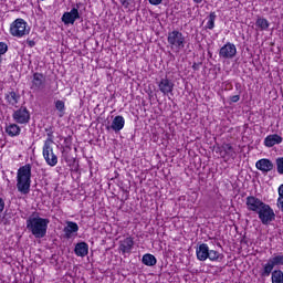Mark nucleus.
<instances>
[{"mask_svg":"<svg viewBox=\"0 0 283 283\" xmlns=\"http://www.w3.org/2000/svg\"><path fill=\"white\" fill-rule=\"evenodd\" d=\"M256 28H260V30H269V20L264 18H259L255 22Z\"/></svg>","mask_w":283,"mask_h":283,"instance_id":"bb28decb","label":"nucleus"},{"mask_svg":"<svg viewBox=\"0 0 283 283\" xmlns=\"http://www.w3.org/2000/svg\"><path fill=\"white\" fill-rule=\"evenodd\" d=\"M142 262L145 264V266H156V262L158 261L154 254L147 253L143 255Z\"/></svg>","mask_w":283,"mask_h":283,"instance_id":"5701e85b","label":"nucleus"},{"mask_svg":"<svg viewBox=\"0 0 283 283\" xmlns=\"http://www.w3.org/2000/svg\"><path fill=\"white\" fill-rule=\"evenodd\" d=\"M255 167L259 171H262V174H269V171H273L274 166L271 159L263 158L256 161Z\"/></svg>","mask_w":283,"mask_h":283,"instance_id":"ddd939ff","label":"nucleus"},{"mask_svg":"<svg viewBox=\"0 0 283 283\" xmlns=\"http://www.w3.org/2000/svg\"><path fill=\"white\" fill-rule=\"evenodd\" d=\"M43 158L49 167H56L59 163V157H56L52 147L51 153H49V155H45V146H43Z\"/></svg>","mask_w":283,"mask_h":283,"instance_id":"dca6fc26","label":"nucleus"},{"mask_svg":"<svg viewBox=\"0 0 283 283\" xmlns=\"http://www.w3.org/2000/svg\"><path fill=\"white\" fill-rule=\"evenodd\" d=\"M8 52V44L6 42H0V56H3Z\"/></svg>","mask_w":283,"mask_h":283,"instance_id":"2f4dec72","label":"nucleus"},{"mask_svg":"<svg viewBox=\"0 0 283 283\" xmlns=\"http://www.w3.org/2000/svg\"><path fill=\"white\" fill-rule=\"evenodd\" d=\"M125 127V117L117 115L112 122L111 126H107L106 129L109 132V129H113V132L118 133L120 129Z\"/></svg>","mask_w":283,"mask_h":283,"instance_id":"2eb2a0df","label":"nucleus"},{"mask_svg":"<svg viewBox=\"0 0 283 283\" xmlns=\"http://www.w3.org/2000/svg\"><path fill=\"white\" fill-rule=\"evenodd\" d=\"M272 283H283V272L282 270H272Z\"/></svg>","mask_w":283,"mask_h":283,"instance_id":"a878e982","label":"nucleus"},{"mask_svg":"<svg viewBox=\"0 0 283 283\" xmlns=\"http://www.w3.org/2000/svg\"><path fill=\"white\" fill-rule=\"evenodd\" d=\"M200 65H202V63H193L192 70H195V72H198V70H200Z\"/></svg>","mask_w":283,"mask_h":283,"instance_id":"c9c22d12","label":"nucleus"},{"mask_svg":"<svg viewBox=\"0 0 283 283\" xmlns=\"http://www.w3.org/2000/svg\"><path fill=\"white\" fill-rule=\"evenodd\" d=\"M275 163H276V171H277V174L283 176V157L276 158Z\"/></svg>","mask_w":283,"mask_h":283,"instance_id":"c756f323","label":"nucleus"},{"mask_svg":"<svg viewBox=\"0 0 283 283\" xmlns=\"http://www.w3.org/2000/svg\"><path fill=\"white\" fill-rule=\"evenodd\" d=\"M123 6H129V3H127L126 1L123 2Z\"/></svg>","mask_w":283,"mask_h":283,"instance_id":"79ce46f5","label":"nucleus"},{"mask_svg":"<svg viewBox=\"0 0 283 283\" xmlns=\"http://www.w3.org/2000/svg\"><path fill=\"white\" fill-rule=\"evenodd\" d=\"M78 8H81V3H76L71 11H66L63 13L61 20L64 25H74L76 21L81 19V12H78Z\"/></svg>","mask_w":283,"mask_h":283,"instance_id":"423d86ee","label":"nucleus"},{"mask_svg":"<svg viewBox=\"0 0 283 283\" xmlns=\"http://www.w3.org/2000/svg\"><path fill=\"white\" fill-rule=\"evenodd\" d=\"M208 260L211 262H220V260H224V254L216 250H208Z\"/></svg>","mask_w":283,"mask_h":283,"instance_id":"b1692460","label":"nucleus"},{"mask_svg":"<svg viewBox=\"0 0 283 283\" xmlns=\"http://www.w3.org/2000/svg\"><path fill=\"white\" fill-rule=\"evenodd\" d=\"M64 143H65V147L70 149V146L72 145V140L70 138H66Z\"/></svg>","mask_w":283,"mask_h":283,"instance_id":"58836bf2","label":"nucleus"},{"mask_svg":"<svg viewBox=\"0 0 283 283\" xmlns=\"http://www.w3.org/2000/svg\"><path fill=\"white\" fill-rule=\"evenodd\" d=\"M167 42L170 49L176 50V52H180L185 48V43H187L182 32L177 30L168 32Z\"/></svg>","mask_w":283,"mask_h":283,"instance_id":"20e7f679","label":"nucleus"},{"mask_svg":"<svg viewBox=\"0 0 283 283\" xmlns=\"http://www.w3.org/2000/svg\"><path fill=\"white\" fill-rule=\"evenodd\" d=\"M230 101H231L232 103H238V101H240V95L231 96V97H230Z\"/></svg>","mask_w":283,"mask_h":283,"instance_id":"e433bc0d","label":"nucleus"},{"mask_svg":"<svg viewBox=\"0 0 283 283\" xmlns=\"http://www.w3.org/2000/svg\"><path fill=\"white\" fill-rule=\"evenodd\" d=\"M196 255L199 262H206L209 259V245L201 243L196 250Z\"/></svg>","mask_w":283,"mask_h":283,"instance_id":"4468645a","label":"nucleus"},{"mask_svg":"<svg viewBox=\"0 0 283 283\" xmlns=\"http://www.w3.org/2000/svg\"><path fill=\"white\" fill-rule=\"evenodd\" d=\"M238 54V49L235 44L228 42L219 51L220 59H233Z\"/></svg>","mask_w":283,"mask_h":283,"instance_id":"1a4fd4ad","label":"nucleus"},{"mask_svg":"<svg viewBox=\"0 0 283 283\" xmlns=\"http://www.w3.org/2000/svg\"><path fill=\"white\" fill-rule=\"evenodd\" d=\"M132 249H134V239L132 237L119 241V251L122 253H132Z\"/></svg>","mask_w":283,"mask_h":283,"instance_id":"a211bd4d","label":"nucleus"},{"mask_svg":"<svg viewBox=\"0 0 283 283\" xmlns=\"http://www.w3.org/2000/svg\"><path fill=\"white\" fill-rule=\"evenodd\" d=\"M245 205H247L248 211H253L254 213H258L260 208L264 206V202L258 197L249 196L245 199Z\"/></svg>","mask_w":283,"mask_h":283,"instance_id":"9d476101","label":"nucleus"},{"mask_svg":"<svg viewBox=\"0 0 283 283\" xmlns=\"http://www.w3.org/2000/svg\"><path fill=\"white\" fill-rule=\"evenodd\" d=\"M20 96L17 95V92L11 91L6 95V101L9 105H17L19 103Z\"/></svg>","mask_w":283,"mask_h":283,"instance_id":"393cba45","label":"nucleus"},{"mask_svg":"<svg viewBox=\"0 0 283 283\" xmlns=\"http://www.w3.org/2000/svg\"><path fill=\"white\" fill-rule=\"evenodd\" d=\"M256 213L262 224H271V222L275 220V212L271 209V206L266 203H263V206L260 208V210Z\"/></svg>","mask_w":283,"mask_h":283,"instance_id":"0eeeda50","label":"nucleus"},{"mask_svg":"<svg viewBox=\"0 0 283 283\" xmlns=\"http://www.w3.org/2000/svg\"><path fill=\"white\" fill-rule=\"evenodd\" d=\"M261 277H269L275 266H283V255L270 258L266 263L262 264Z\"/></svg>","mask_w":283,"mask_h":283,"instance_id":"39448f33","label":"nucleus"},{"mask_svg":"<svg viewBox=\"0 0 283 283\" xmlns=\"http://www.w3.org/2000/svg\"><path fill=\"white\" fill-rule=\"evenodd\" d=\"M10 34L11 36H17L21 39L27 34H30V28H28V22L25 20L18 18L10 25Z\"/></svg>","mask_w":283,"mask_h":283,"instance_id":"7ed1b4c3","label":"nucleus"},{"mask_svg":"<svg viewBox=\"0 0 283 283\" xmlns=\"http://www.w3.org/2000/svg\"><path fill=\"white\" fill-rule=\"evenodd\" d=\"M202 0H193L195 3H200Z\"/></svg>","mask_w":283,"mask_h":283,"instance_id":"a19ab883","label":"nucleus"},{"mask_svg":"<svg viewBox=\"0 0 283 283\" xmlns=\"http://www.w3.org/2000/svg\"><path fill=\"white\" fill-rule=\"evenodd\" d=\"M6 133L8 136H11V138H14V136H19V134H21V127L17 124H9L6 126Z\"/></svg>","mask_w":283,"mask_h":283,"instance_id":"4be33fe9","label":"nucleus"},{"mask_svg":"<svg viewBox=\"0 0 283 283\" xmlns=\"http://www.w3.org/2000/svg\"><path fill=\"white\" fill-rule=\"evenodd\" d=\"M159 92L167 96V94H172L175 84L171 82V80L164 77L158 83Z\"/></svg>","mask_w":283,"mask_h":283,"instance_id":"9b49d317","label":"nucleus"},{"mask_svg":"<svg viewBox=\"0 0 283 283\" xmlns=\"http://www.w3.org/2000/svg\"><path fill=\"white\" fill-rule=\"evenodd\" d=\"M27 43L29 48H34L36 45V42H34V40H27Z\"/></svg>","mask_w":283,"mask_h":283,"instance_id":"4c0bfd02","label":"nucleus"},{"mask_svg":"<svg viewBox=\"0 0 283 283\" xmlns=\"http://www.w3.org/2000/svg\"><path fill=\"white\" fill-rule=\"evenodd\" d=\"M55 109H57V112H65V102L61 101V99H57L55 102Z\"/></svg>","mask_w":283,"mask_h":283,"instance_id":"7c9ffc66","label":"nucleus"},{"mask_svg":"<svg viewBox=\"0 0 283 283\" xmlns=\"http://www.w3.org/2000/svg\"><path fill=\"white\" fill-rule=\"evenodd\" d=\"M151 6H160L163 3V0H148Z\"/></svg>","mask_w":283,"mask_h":283,"instance_id":"f704fd0d","label":"nucleus"},{"mask_svg":"<svg viewBox=\"0 0 283 283\" xmlns=\"http://www.w3.org/2000/svg\"><path fill=\"white\" fill-rule=\"evenodd\" d=\"M12 118L19 125H28L30 123V111H28V107L22 106L13 112Z\"/></svg>","mask_w":283,"mask_h":283,"instance_id":"6e6552de","label":"nucleus"},{"mask_svg":"<svg viewBox=\"0 0 283 283\" xmlns=\"http://www.w3.org/2000/svg\"><path fill=\"white\" fill-rule=\"evenodd\" d=\"M2 59H1V55H0V63H1Z\"/></svg>","mask_w":283,"mask_h":283,"instance_id":"37998d69","label":"nucleus"},{"mask_svg":"<svg viewBox=\"0 0 283 283\" xmlns=\"http://www.w3.org/2000/svg\"><path fill=\"white\" fill-rule=\"evenodd\" d=\"M277 207L283 211V197L277 198Z\"/></svg>","mask_w":283,"mask_h":283,"instance_id":"72a5a7b5","label":"nucleus"},{"mask_svg":"<svg viewBox=\"0 0 283 283\" xmlns=\"http://www.w3.org/2000/svg\"><path fill=\"white\" fill-rule=\"evenodd\" d=\"M78 232V224L74 221H67L64 228L65 238H72V233Z\"/></svg>","mask_w":283,"mask_h":283,"instance_id":"412c9836","label":"nucleus"},{"mask_svg":"<svg viewBox=\"0 0 283 283\" xmlns=\"http://www.w3.org/2000/svg\"><path fill=\"white\" fill-rule=\"evenodd\" d=\"M222 149L227 154V156H233V154H235V150L233 149V146H231V144H223Z\"/></svg>","mask_w":283,"mask_h":283,"instance_id":"c85d7f7f","label":"nucleus"},{"mask_svg":"<svg viewBox=\"0 0 283 283\" xmlns=\"http://www.w3.org/2000/svg\"><path fill=\"white\" fill-rule=\"evenodd\" d=\"M74 253L77 258H85L90 253V245L86 242L76 243Z\"/></svg>","mask_w":283,"mask_h":283,"instance_id":"6ab92c4d","label":"nucleus"},{"mask_svg":"<svg viewBox=\"0 0 283 283\" xmlns=\"http://www.w3.org/2000/svg\"><path fill=\"white\" fill-rule=\"evenodd\" d=\"M216 12H211L209 14V20H208V23H207V28L208 30H213V28H216Z\"/></svg>","mask_w":283,"mask_h":283,"instance_id":"cd10ccee","label":"nucleus"},{"mask_svg":"<svg viewBox=\"0 0 283 283\" xmlns=\"http://www.w3.org/2000/svg\"><path fill=\"white\" fill-rule=\"evenodd\" d=\"M45 84V75L42 73H34L31 90H41Z\"/></svg>","mask_w":283,"mask_h":283,"instance_id":"f3484780","label":"nucleus"},{"mask_svg":"<svg viewBox=\"0 0 283 283\" xmlns=\"http://www.w3.org/2000/svg\"><path fill=\"white\" fill-rule=\"evenodd\" d=\"M32 185V165L27 164L21 166L17 172V189L23 196L30 193V187Z\"/></svg>","mask_w":283,"mask_h":283,"instance_id":"f03ea898","label":"nucleus"},{"mask_svg":"<svg viewBox=\"0 0 283 283\" xmlns=\"http://www.w3.org/2000/svg\"><path fill=\"white\" fill-rule=\"evenodd\" d=\"M3 209H6V201L0 197V213H3Z\"/></svg>","mask_w":283,"mask_h":283,"instance_id":"473e14b6","label":"nucleus"},{"mask_svg":"<svg viewBox=\"0 0 283 283\" xmlns=\"http://www.w3.org/2000/svg\"><path fill=\"white\" fill-rule=\"evenodd\" d=\"M46 132V140L44 142V155L48 157L52 154V143H54V130L52 126L45 128Z\"/></svg>","mask_w":283,"mask_h":283,"instance_id":"f8f14e48","label":"nucleus"},{"mask_svg":"<svg viewBox=\"0 0 283 283\" xmlns=\"http://www.w3.org/2000/svg\"><path fill=\"white\" fill-rule=\"evenodd\" d=\"M279 198H283V184L279 187Z\"/></svg>","mask_w":283,"mask_h":283,"instance_id":"ea45409f","label":"nucleus"},{"mask_svg":"<svg viewBox=\"0 0 283 283\" xmlns=\"http://www.w3.org/2000/svg\"><path fill=\"white\" fill-rule=\"evenodd\" d=\"M49 224L50 219L41 218L36 212L27 219V229L36 239L45 238V235H48Z\"/></svg>","mask_w":283,"mask_h":283,"instance_id":"f257e3e1","label":"nucleus"},{"mask_svg":"<svg viewBox=\"0 0 283 283\" xmlns=\"http://www.w3.org/2000/svg\"><path fill=\"white\" fill-rule=\"evenodd\" d=\"M282 143V136L277 134L269 135L264 139L265 147H274V145H280Z\"/></svg>","mask_w":283,"mask_h":283,"instance_id":"aec40b11","label":"nucleus"}]
</instances>
